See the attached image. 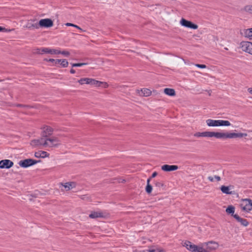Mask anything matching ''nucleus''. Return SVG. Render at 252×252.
I'll list each match as a JSON object with an SVG mask.
<instances>
[{
	"instance_id": "nucleus-1",
	"label": "nucleus",
	"mask_w": 252,
	"mask_h": 252,
	"mask_svg": "<svg viewBox=\"0 0 252 252\" xmlns=\"http://www.w3.org/2000/svg\"><path fill=\"white\" fill-rule=\"evenodd\" d=\"M183 246L191 252H211L210 251H215L219 247V244L213 241L205 243L198 246L186 241Z\"/></svg>"
},
{
	"instance_id": "nucleus-2",
	"label": "nucleus",
	"mask_w": 252,
	"mask_h": 252,
	"mask_svg": "<svg viewBox=\"0 0 252 252\" xmlns=\"http://www.w3.org/2000/svg\"><path fill=\"white\" fill-rule=\"evenodd\" d=\"M32 145L36 146H43L47 149H52L60 146L61 145V141L59 136H52L33 140L32 141Z\"/></svg>"
},
{
	"instance_id": "nucleus-3",
	"label": "nucleus",
	"mask_w": 252,
	"mask_h": 252,
	"mask_svg": "<svg viewBox=\"0 0 252 252\" xmlns=\"http://www.w3.org/2000/svg\"><path fill=\"white\" fill-rule=\"evenodd\" d=\"M206 122L207 126H228L231 125L230 123L228 121L222 120H216L213 119H208L206 120Z\"/></svg>"
},
{
	"instance_id": "nucleus-4",
	"label": "nucleus",
	"mask_w": 252,
	"mask_h": 252,
	"mask_svg": "<svg viewBox=\"0 0 252 252\" xmlns=\"http://www.w3.org/2000/svg\"><path fill=\"white\" fill-rule=\"evenodd\" d=\"M195 137H215L217 139H221V132H211V131H204L202 132H196L194 134Z\"/></svg>"
},
{
	"instance_id": "nucleus-5",
	"label": "nucleus",
	"mask_w": 252,
	"mask_h": 252,
	"mask_svg": "<svg viewBox=\"0 0 252 252\" xmlns=\"http://www.w3.org/2000/svg\"><path fill=\"white\" fill-rule=\"evenodd\" d=\"M247 134L245 133H233V132H221V139H227V138H241L244 136H247Z\"/></svg>"
},
{
	"instance_id": "nucleus-6",
	"label": "nucleus",
	"mask_w": 252,
	"mask_h": 252,
	"mask_svg": "<svg viewBox=\"0 0 252 252\" xmlns=\"http://www.w3.org/2000/svg\"><path fill=\"white\" fill-rule=\"evenodd\" d=\"M240 47L243 51L252 55V42L242 41L240 43Z\"/></svg>"
},
{
	"instance_id": "nucleus-7",
	"label": "nucleus",
	"mask_w": 252,
	"mask_h": 252,
	"mask_svg": "<svg viewBox=\"0 0 252 252\" xmlns=\"http://www.w3.org/2000/svg\"><path fill=\"white\" fill-rule=\"evenodd\" d=\"M38 162V161L37 160L28 158L20 160L19 162V164L22 167L27 168L37 163Z\"/></svg>"
},
{
	"instance_id": "nucleus-8",
	"label": "nucleus",
	"mask_w": 252,
	"mask_h": 252,
	"mask_svg": "<svg viewBox=\"0 0 252 252\" xmlns=\"http://www.w3.org/2000/svg\"><path fill=\"white\" fill-rule=\"evenodd\" d=\"M38 23L39 27L41 28H50L53 26V21L48 18L41 19Z\"/></svg>"
},
{
	"instance_id": "nucleus-9",
	"label": "nucleus",
	"mask_w": 252,
	"mask_h": 252,
	"mask_svg": "<svg viewBox=\"0 0 252 252\" xmlns=\"http://www.w3.org/2000/svg\"><path fill=\"white\" fill-rule=\"evenodd\" d=\"M61 186L64 188V189H61L62 190L68 191L73 188H75L76 186V183L74 182H67L64 184L61 183L60 184V188H61Z\"/></svg>"
},
{
	"instance_id": "nucleus-10",
	"label": "nucleus",
	"mask_w": 252,
	"mask_h": 252,
	"mask_svg": "<svg viewBox=\"0 0 252 252\" xmlns=\"http://www.w3.org/2000/svg\"><path fill=\"white\" fill-rule=\"evenodd\" d=\"M241 206L244 210L250 211L252 210V201L249 199H244Z\"/></svg>"
},
{
	"instance_id": "nucleus-11",
	"label": "nucleus",
	"mask_w": 252,
	"mask_h": 252,
	"mask_svg": "<svg viewBox=\"0 0 252 252\" xmlns=\"http://www.w3.org/2000/svg\"><path fill=\"white\" fill-rule=\"evenodd\" d=\"M180 24L182 26L189 28L192 29H197L198 26L191 22L190 21H188L184 18H182L180 21Z\"/></svg>"
},
{
	"instance_id": "nucleus-12",
	"label": "nucleus",
	"mask_w": 252,
	"mask_h": 252,
	"mask_svg": "<svg viewBox=\"0 0 252 252\" xmlns=\"http://www.w3.org/2000/svg\"><path fill=\"white\" fill-rule=\"evenodd\" d=\"M89 85L96 87H99L102 86L104 88H106L108 87V85L107 83L101 82L99 81L96 80L94 79L91 78V82Z\"/></svg>"
},
{
	"instance_id": "nucleus-13",
	"label": "nucleus",
	"mask_w": 252,
	"mask_h": 252,
	"mask_svg": "<svg viewBox=\"0 0 252 252\" xmlns=\"http://www.w3.org/2000/svg\"><path fill=\"white\" fill-rule=\"evenodd\" d=\"M13 162L9 159H4L0 161V168H9L13 165Z\"/></svg>"
},
{
	"instance_id": "nucleus-14",
	"label": "nucleus",
	"mask_w": 252,
	"mask_h": 252,
	"mask_svg": "<svg viewBox=\"0 0 252 252\" xmlns=\"http://www.w3.org/2000/svg\"><path fill=\"white\" fill-rule=\"evenodd\" d=\"M26 27L30 30L38 29L39 28V23L35 20H30L28 22Z\"/></svg>"
},
{
	"instance_id": "nucleus-15",
	"label": "nucleus",
	"mask_w": 252,
	"mask_h": 252,
	"mask_svg": "<svg viewBox=\"0 0 252 252\" xmlns=\"http://www.w3.org/2000/svg\"><path fill=\"white\" fill-rule=\"evenodd\" d=\"M161 168L164 171L169 172L176 170L178 169V166L175 165L164 164L161 166Z\"/></svg>"
},
{
	"instance_id": "nucleus-16",
	"label": "nucleus",
	"mask_w": 252,
	"mask_h": 252,
	"mask_svg": "<svg viewBox=\"0 0 252 252\" xmlns=\"http://www.w3.org/2000/svg\"><path fill=\"white\" fill-rule=\"evenodd\" d=\"M41 53H48L51 54H59V50L57 49H50L49 48H42L40 49Z\"/></svg>"
},
{
	"instance_id": "nucleus-17",
	"label": "nucleus",
	"mask_w": 252,
	"mask_h": 252,
	"mask_svg": "<svg viewBox=\"0 0 252 252\" xmlns=\"http://www.w3.org/2000/svg\"><path fill=\"white\" fill-rule=\"evenodd\" d=\"M53 131L52 127L49 126L43 127L42 130V136L47 138L49 135H51Z\"/></svg>"
},
{
	"instance_id": "nucleus-18",
	"label": "nucleus",
	"mask_w": 252,
	"mask_h": 252,
	"mask_svg": "<svg viewBox=\"0 0 252 252\" xmlns=\"http://www.w3.org/2000/svg\"><path fill=\"white\" fill-rule=\"evenodd\" d=\"M233 217L239 222L241 223V225L247 226L249 224V222L247 220L245 219H243L240 218L238 215L234 214L233 215Z\"/></svg>"
},
{
	"instance_id": "nucleus-19",
	"label": "nucleus",
	"mask_w": 252,
	"mask_h": 252,
	"mask_svg": "<svg viewBox=\"0 0 252 252\" xmlns=\"http://www.w3.org/2000/svg\"><path fill=\"white\" fill-rule=\"evenodd\" d=\"M151 91L147 88H143L141 90H138V94L140 96H148L151 95Z\"/></svg>"
},
{
	"instance_id": "nucleus-20",
	"label": "nucleus",
	"mask_w": 252,
	"mask_h": 252,
	"mask_svg": "<svg viewBox=\"0 0 252 252\" xmlns=\"http://www.w3.org/2000/svg\"><path fill=\"white\" fill-rule=\"evenodd\" d=\"M34 156L36 158H44L46 157H49V154L45 151H39L37 152H35L34 154Z\"/></svg>"
},
{
	"instance_id": "nucleus-21",
	"label": "nucleus",
	"mask_w": 252,
	"mask_h": 252,
	"mask_svg": "<svg viewBox=\"0 0 252 252\" xmlns=\"http://www.w3.org/2000/svg\"><path fill=\"white\" fill-rule=\"evenodd\" d=\"M102 213L100 212H93L89 215V217L92 219H96L103 217Z\"/></svg>"
},
{
	"instance_id": "nucleus-22",
	"label": "nucleus",
	"mask_w": 252,
	"mask_h": 252,
	"mask_svg": "<svg viewBox=\"0 0 252 252\" xmlns=\"http://www.w3.org/2000/svg\"><path fill=\"white\" fill-rule=\"evenodd\" d=\"M91 78H82L78 80V82L81 85L84 84L89 85L91 82Z\"/></svg>"
},
{
	"instance_id": "nucleus-23",
	"label": "nucleus",
	"mask_w": 252,
	"mask_h": 252,
	"mask_svg": "<svg viewBox=\"0 0 252 252\" xmlns=\"http://www.w3.org/2000/svg\"><path fill=\"white\" fill-rule=\"evenodd\" d=\"M164 93L169 96H174L175 95V91L173 89L165 88L164 90Z\"/></svg>"
},
{
	"instance_id": "nucleus-24",
	"label": "nucleus",
	"mask_w": 252,
	"mask_h": 252,
	"mask_svg": "<svg viewBox=\"0 0 252 252\" xmlns=\"http://www.w3.org/2000/svg\"><path fill=\"white\" fill-rule=\"evenodd\" d=\"M220 190L223 193H225L226 194H232V192L231 191H230V189L228 187L225 186H222L220 187Z\"/></svg>"
},
{
	"instance_id": "nucleus-25",
	"label": "nucleus",
	"mask_w": 252,
	"mask_h": 252,
	"mask_svg": "<svg viewBox=\"0 0 252 252\" xmlns=\"http://www.w3.org/2000/svg\"><path fill=\"white\" fill-rule=\"evenodd\" d=\"M151 178H148L147 181V186L146 187V191L148 193H151L152 191V186L150 184Z\"/></svg>"
},
{
	"instance_id": "nucleus-26",
	"label": "nucleus",
	"mask_w": 252,
	"mask_h": 252,
	"mask_svg": "<svg viewBox=\"0 0 252 252\" xmlns=\"http://www.w3.org/2000/svg\"><path fill=\"white\" fill-rule=\"evenodd\" d=\"M235 211V208L233 206H229L227 209H226V212L227 214H231L232 215H234V213Z\"/></svg>"
},
{
	"instance_id": "nucleus-27",
	"label": "nucleus",
	"mask_w": 252,
	"mask_h": 252,
	"mask_svg": "<svg viewBox=\"0 0 252 252\" xmlns=\"http://www.w3.org/2000/svg\"><path fill=\"white\" fill-rule=\"evenodd\" d=\"M60 64H61V65H62V67H65L67 66V65L68 64V62L66 60L63 59V60H61Z\"/></svg>"
},
{
	"instance_id": "nucleus-28",
	"label": "nucleus",
	"mask_w": 252,
	"mask_h": 252,
	"mask_svg": "<svg viewBox=\"0 0 252 252\" xmlns=\"http://www.w3.org/2000/svg\"><path fill=\"white\" fill-rule=\"evenodd\" d=\"M87 63H71L72 67H80L84 65H87Z\"/></svg>"
},
{
	"instance_id": "nucleus-29",
	"label": "nucleus",
	"mask_w": 252,
	"mask_h": 252,
	"mask_svg": "<svg viewBox=\"0 0 252 252\" xmlns=\"http://www.w3.org/2000/svg\"><path fill=\"white\" fill-rule=\"evenodd\" d=\"M246 34L250 39H252V28L248 29L246 31Z\"/></svg>"
},
{
	"instance_id": "nucleus-30",
	"label": "nucleus",
	"mask_w": 252,
	"mask_h": 252,
	"mask_svg": "<svg viewBox=\"0 0 252 252\" xmlns=\"http://www.w3.org/2000/svg\"><path fill=\"white\" fill-rule=\"evenodd\" d=\"M59 52H60L59 54H61L64 55L65 57H68L70 55L69 52L68 51H61L59 50Z\"/></svg>"
},
{
	"instance_id": "nucleus-31",
	"label": "nucleus",
	"mask_w": 252,
	"mask_h": 252,
	"mask_svg": "<svg viewBox=\"0 0 252 252\" xmlns=\"http://www.w3.org/2000/svg\"><path fill=\"white\" fill-rule=\"evenodd\" d=\"M155 185L157 187L160 188L163 186V184L160 181H156L155 183Z\"/></svg>"
},
{
	"instance_id": "nucleus-32",
	"label": "nucleus",
	"mask_w": 252,
	"mask_h": 252,
	"mask_svg": "<svg viewBox=\"0 0 252 252\" xmlns=\"http://www.w3.org/2000/svg\"><path fill=\"white\" fill-rule=\"evenodd\" d=\"M66 25L67 26H72V27H75V28H77L78 29H79L80 30L82 31V29L79 26L75 25L73 24L67 23L66 24Z\"/></svg>"
},
{
	"instance_id": "nucleus-33",
	"label": "nucleus",
	"mask_w": 252,
	"mask_h": 252,
	"mask_svg": "<svg viewBox=\"0 0 252 252\" xmlns=\"http://www.w3.org/2000/svg\"><path fill=\"white\" fill-rule=\"evenodd\" d=\"M195 65L199 68H206V65L205 64H195Z\"/></svg>"
},
{
	"instance_id": "nucleus-34",
	"label": "nucleus",
	"mask_w": 252,
	"mask_h": 252,
	"mask_svg": "<svg viewBox=\"0 0 252 252\" xmlns=\"http://www.w3.org/2000/svg\"><path fill=\"white\" fill-rule=\"evenodd\" d=\"M157 175H158L157 172H154V173H153L152 176L150 178H151V179L152 178H155Z\"/></svg>"
},
{
	"instance_id": "nucleus-35",
	"label": "nucleus",
	"mask_w": 252,
	"mask_h": 252,
	"mask_svg": "<svg viewBox=\"0 0 252 252\" xmlns=\"http://www.w3.org/2000/svg\"><path fill=\"white\" fill-rule=\"evenodd\" d=\"M61 60H61V59L55 60V64H58V63H61Z\"/></svg>"
},
{
	"instance_id": "nucleus-36",
	"label": "nucleus",
	"mask_w": 252,
	"mask_h": 252,
	"mask_svg": "<svg viewBox=\"0 0 252 252\" xmlns=\"http://www.w3.org/2000/svg\"><path fill=\"white\" fill-rule=\"evenodd\" d=\"M45 60H46V61H47L48 62H49L53 63H55V59H49V60L45 59Z\"/></svg>"
},
{
	"instance_id": "nucleus-37",
	"label": "nucleus",
	"mask_w": 252,
	"mask_h": 252,
	"mask_svg": "<svg viewBox=\"0 0 252 252\" xmlns=\"http://www.w3.org/2000/svg\"><path fill=\"white\" fill-rule=\"evenodd\" d=\"M156 250L155 249H153V248H150V249H149L148 250V252H156Z\"/></svg>"
},
{
	"instance_id": "nucleus-38",
	"label": "nucleus",
	"mask_w": 252,
	"mask_h": 252,
	"mask_svg": "<svg viewBox=\"0 0 252 252\" xmlns=\"http://www.w3.org/2000/svg\"><path fill=\"white\" fill-rule=\"evenodd\" d=\"M214 178L218 181H220V177L219 176H215Z\"/></svg>"
},
{
	"instance_id": "nucleus-39",
	"label": "nucleus",
	"mask_w": 252,
	"mask_h": 252,
	"mask_svg": "<svg viewBox=\"0 0 252 252\" xmlns=\"http://www.w3.org/2000/svg\"><path fill=\"white\" fill-rule=\"evenodd\" d=\"M208 179L211 182H213L214 181V178L213 177H212V176H209L208 177Z\"/></svg>"
},
{
	"instance_id": "nucleus-40",
	"label": "nucleus",
	"mask_w": 252,
	"mask_h": 252,
	"mask_svg": "<svg viewBox=\"0 0 252 252\" xmlns=\"http://www.w3.org/2000/svg\"><path fill=\"white\" fill-rule=\"evenodd\" d=\"M5 31H6V30L5 29V28L0 27V32H5Z\"/></svg>"
},
{
	"instance_id": "nucleus-41",
	"label": "nucleus",
	"mask_w": 252,
	"mask_h": 252,
	"mask_svg": "<svg viewBox=\"0 0 252 252\" xmlns=\"http://www.w3.org/2000/svg\"><path fill=\"white\" fill-rule=\"evenodd\" d=\"M70 72L71 74H74L75 73V70L73 69H71Z\"/></svg>"
},
{
	"instance_id": "nucleus-42",
	"label": "nucleus",
	"mask_w": 252,
	"mask_h": 252,
	"mask_svg": "<svg viewBox=\"0 0 252 252\" xmlns=\"http://www.w3.org/2000/svg\"><path fill=\"white\" fill-rule=\"evenodd\" d=\"M248 91H249V92L250 94H252V88H249V89H248Z\"/></svg>"
},
{
	"instance_id": "nucleus-43",
	"label": "nucleus",
	"mask_w": 252,
	"mask_h": 252,
	"mask_svg": "<svg viewBox=\"0 0 252 252\" xmlns=\"http://www.w3.org/2000/svg\"><path fill=\"white\" fill-rule=\"evenodd\" d=\"M158 252H165L163 250H159Z\"/></svg>"
},
{
	"instance_id": "nucleus-44",
	"label": "nucleus",
	"mask_w": 252,
	"mask_h": 252,
	"mask_svg": "<svg viewBox=\"0 0 252 252\" xmlns=\"http://www.w3.org/2000/svg\"><path fill=\"white\" fill-rule=\"evenodd\" d=\"M140 252H148V250H143L140 251Z\"/></svg>"
},
{
	"instance_id": "nucleus-45",
	"label": "nucleus",
	"mask_w": 252,
	"mask_h": 252,
	"mask_svg": "<svg viewBox=\"0 0 252 252\" xmlns=\"http://www.w3.org/2000/svg\"><path fill=\"white\" fill-rule=\"evenodd\" d=\"M251 10L252 11V7L251 8Z\"/></svg>"
}]
</instances>
